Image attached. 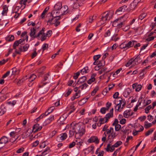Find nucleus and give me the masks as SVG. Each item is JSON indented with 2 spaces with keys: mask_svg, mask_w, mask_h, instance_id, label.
I'll return each mask as SVG.
<instances>
[{
  "mask_svg": "<svg viewBox=\"0 0 156 156\" xmlns=\"http://www.w3.org/2000/svg\"><path fill=\"white\" fill-rule=\"evenodd\" d=\"M70 129L74 130L76 134H80L82 135L85 133V129L82 125H80L79 123H76L75 122H72L70 124Z\"/></svg>",
  "mask_w": 156,
  "mask_h": 156,
  "instance_id": "f257e3e1",
  "label": "nucleus"
},
{
  "mask_svg": "<svg viewBox=\"0 0 156 156\" xmlns=\"http://www.w3.org/2000/svg\"><path fill=\"white\" fill-rule=\"evenodd\" d=\"M125 15H124L123 16H122L121 17L114 21L112 23V26L114 27H117L118 28H120L122 27L124 21H121V19L123 18Z\"/></svg>",
  "mask_w": 156,
  "mask_h": 156,
  "instance_id": "f03ea898",
  "label": "nucleus"
},
{
  "mask_svg": "<svg viewBox=\"0 0 156 156\" xmlns=\"http://www.w3.org/2000/svg\"><path fill=\"white\" fill-rule=\"evenodd\" d=\"M55 13V11H53L51 13H48L47 15V17L48 19L47 22L50 23L51 24H53L55 23V22H53V20L54 18H56L57 17V16H54Z\"/></svg>",
  "mask_w": 156,
  "mask_h": 156,
  "instance_id": "7ed1b4c3",
  "label": "nucleus"
},
{
  "mask_svg": "<svg viewBox=\"0 0 156 156\" xmlns=\"http://www.w3.org/2000/svg\"><path fill=\"white\" fill-rule=\"evenodd\" d=\"M87 141L90 143L94 142L96 144H98L99 142V140L97 136H91Z\"/></svg>",
  "mask_w": 156,
  "mask_h": 156,
  "instance_id": "20e7f679",
  "label": "nucleus"
},
{
  "mask_svg": "<svg viewBox=\"0 0 156 156\" xmlns=\"http://www.w3.org/2000/svg\"><path fill=\"white\" fill-rule=\"evenodd\" d=\"M110 14V12L109 11H106L103 13V16L101 18V20L106 21L108 20V16Z\"/></svg>",
  "mask_w": 156,
  "mask_h": 156,
  "instance_id": "39448f33",
  "label": "nucleus"
},
{
  "mask_svg": "<svg viewBox=\"0 0 156 156\" xmlns=\"http://www.w3.org/2000/svg\"><path fill=\"white\" fill-rule=\"evenodd\" d=\"M111 142L112 141H110L109 144L107 145V147L105 148V150L108 152L110 151L112 152L115 150L114 147L113 145L111 146L112 144Z\"/></svg>",
  "mask_w": 156,
  "mask_h": 156,
  "instance_id": "423d86ee",
  "label": "nucleus"
},
{
  "mask_svg": "<svg viewBox=\"0 0 156 156\" xmlns=\"http://www.w3.org/2000/svg\"><path fill=\"white\" fill-rule=\"evenodd\" d=\"M133 60L134 63L133 64V65H134L135 64H138L142 61L141 58L139 55H137L135 59L133 58Z\"/></svg>",
  "mask_w": 156,
  "mask_h": 156,
  "instance_id": "0eeeda50",
  "label": "nucleus"
},
{
  "mask_svg": "<svg viewBox=\"0 0 156 156\" xmlns=\"http://www.w3.org/2000/svg\"><path fill=\"white\" fill-rule=\"evenodd\" d=\"M39 88H42L41 89V91L42 93H46L49 89L48 86H45L44 85H39Z\"/></svg>",
  "mask_w": 156,
  "mask_h": 156,
  "instance_id": "6e6552de",
  "label": "nucleus"
},
{
  "mask_svg": "<svg viewBox=\"0 0 156 156\" xmlns=\"http://www.w3.org/2000/svg\"><path fill=\"white\" fill-rule=\"evenodd\" d=\"M39 125L38 124H36L34 125L33 127V130H34V132L36 133L38 131H40L42 128L41 126H39Z\"/></svg>",
  "mask_w": 156,
  "mask_h": 156,
  "instance_id": "1a4fd4ad",
  "label": "nucleus"
},
{
  "mask_svg": "<svg viewBox=\"0 0 156 156\" xmlns=\"http://www.w3.org/2000/svg\"><path fill=\"white\" fill-rule=\"evenodd\" d=\"M8 142V139L5 136H2L0 139V144L3 145L6 143H7Z\"/></svg>",
  "mask_w": 156,
  "mask_h": 156,
  "instance_id": "9d476101",
  "label": "nucleus"
},
{
  "mask_svg": "<svg viewBox=\"0 0 156 156\" xmlns=\"http://www.w3.org/2000/svg\"><path fill=\"white\" fill-rule=\"evenodd\" d=\"M86 79V77L85 76H84L80 77L77 81L76 85L79 84L80 83H83Z\"/></svg>",
  "mask_w": 156,
  "mask_h": 156,
  "instance_id": "9b49d317",
  "label": "nucleus"
},
{
  "mask_svg": "<svg viewBox=\"0 0 156 156\" xmlns=\"http://www.w3.org/2000/svg\"><path fill=\"white\" fill-rule=\"evenodd\" d=\"M6 109L4 105H2L0 106V115H2L6 112Z\"/></svg>",
  "mask_w": 156,
  "mask_h": 156,
  "instance_id": "f8f14e48",
  "label": "nucleus"
},
{
  "mask_svg": "<svg viewBox=\"0 0 156 156\" xmlns=\"http://www.w3.org/2000/svg\"><path fill=\"white\" fill-rule=\"evenodd\" d=\"M62 134V135L61 134L60 136H58L57 139L58 140H59L58 139L59 138H60V140L62 141L66 139V138H67V135L66 133H63Z\"/></svg>",
  "mask_w": 156,
  "mask_h": 156,
  "instance_id": "ddd939ff",
  "label": "nucleus"
},
{
  "mask_svg": "<svg viewBox=\"0 0 156 156\" xmlns=\"http://www.w3.org/2000/svg\"><path fill=\"white\" fill-rule=\"evenodd\" d=\"M136 42L135 41H129L127 44H126L127 49L133 46L135 44V43Z\"/></svg>",
  "mask_w": 156,
  "mask_h": 156,
  "instance_id": "4468645a",
  "label": "nucleus"
},
{
  "mask_svg": "<svg viewBox=\"0 0 156 156\" xmlns=\"http://www.w3.org/2000/svg\"><path fill=\"white\" fill-rule=\"evenodd\" d=\"M120 98V99L119 100V103L118 104L116 105V106H115V108H116L117 105H121L122 104V109L123 108V107L125 105L126 102L125 101H123L122 98Z\"/></svg>",
  "mask_w": 156,
  "mask_h": 156,
  "instance_id": "2eb2a0df",
  "label": "nucleus"
},
{
  "mask_svg": "<svg viewBox=\"0 0 156 156\" xmlns=\"http://www.w3.org/2000/svg\"><path fill=\"white\" fill-rule=\"evenodd\" d=\"M62 8V5L60 3H57L54 6V9L55 11L59 10Z\"/></svg>",
  "mask_w": 156,
  "mask_h": 156,
  "instance_id": "dca6fc26",
  "label": "nucleus"
},
{
  "mask_svg": "<svg viewBox=\"0 0 156 156\" xmlns=\"http://www.w3.org/2000/svg\"><path fill=\"white\" fill-rule=\"evenodd\" d=\"M14 39L13 35H9L5 38L6 40L7 41L10 42L13 41Z\"/></svg>",
  "mask_w": 156,
  "mask_h": 156,
  "instance_id": "f3484780",
  "label": "nucleus"
},
{
  "mask_svg": "<svg viewBox=\"0 0 156 156\" xmlns=\"http://www.w3.org/2000/svg\"><path fill=\"white\" fill-rule=\"evenodd\" d=\"M113 116V115L112 114H111L109 113L107 114L105 117V122H106L109 119H110L111 117H112Z\"/></svg>",
  "mask_w": 156,
  "mask_h": 156,
  "instance_id": "a211bd4d",
  "label": "nucleus"
},
{
  "mask_svg": "<svg viewBox=\"0 0 156 156\" xmlns=\"http://www.w3.org/2000/svg\"><path fill=\"white\" fill-rule=\"evenodd\" d=\"M36 33V29L33 27L30 29V37H34Z\"/></svg>",
  "mask_w": 156,
  "mask_h": 156,
  "instance_id": "6ab92c4d",
  "label": "nucleus"
},
{
  "mask_svg": "<svg viewBox=\"0 0 156 156\" xmlns=\"http://www.w3.org/2000/svg\"><path fill=\"white\" fill-rule=\"evenodd\" d=\"M44 29H45V28H42V30L40 31L38 34L37 35H35V36H34L33 38L34 39V38H38V37H39L40 35L41 34H42L43 33H44Z\"/></svg>",
  "mask_w": 156,
  "mask_h": 156,
  "instance_id": "aec40b11",
  "label": "nucleus"
},
{
  "mask_svg": "<svg viewBox=\"0 0 156 156\" xmlns=\"http://www.w3.org/2000/svg\"><path fill=\"white\" fill-rule=\"evenodd\" d=\"M49 9V8L48 7H47L43 11V12L42 13L41 15V17L42 19H43V18H44L46 12H47Z\"/></svg>",
  "mask_w": 156,
  "mask_h": 156,
  "instance_id": "412c9836",
  "label": "nucleus"
},
{
  "mask_svg": "<svg viewBox=\"0 0 156 156\" xmlns=\"http://www.w3.org/2000/svg\"><path fill=\"white\" fill-rule=\"evenodd\" d=\"M121 7L122 8V11L123 12H125L126 11L127 12H129L130 10V9L127 8V6L126 5H124L121 6Z\"/></svg>",
  "mask_w": 156,
  "mask_h": 156,
  "instance_id": "4be33fe9",
  "label": "nucleus"
},
{
  "mask_svg": "<svg viewBox=\"0 0 156 156\" xmlns=\"http://www.w3.org/2000/svg\"><path fill=\"white\" fill-rule=\"evenodd\" d=\"M105 65V61L103 60L101 61H100L97 64V66H99V67H101Z\"/></svg>",
  "mask_w": 156,
  "mask_h": 156,
  "instance_id": "5701e85b",
  "label": "nucleus"
},
{
  "mask_svg": "<svg viewBox=\"0 0 156 156\" xmlns=\"http://www.w3.org/2000/svg\"><path fill=\"white\" fill-rule=\"evenodd\" d=\"M36 76L34 74L31 75L29 77V79L30 80V81L31 82L34 80L36 78Z\"/></svg>",
  "mask_w": 156,
  "mask_h": 156,
  "instance_id": "b1692460",
  "label": "nucleus"
},
{
  "mask_svg": "<svg viewBox=\"0 0 156 156\" xmlns=\"http://www.w3.org/2000/svg\"><path fill=\"white\" fill-rule=\"evenodd\" d=\"M3 10L2 12V14L4 15V13H6L7 12L8 9L6 5H4L3 6Z\"/></svg>",
  "mask_w": 156,
  "mask_h": 156,
  "instance_id": "393cba45",
  "label": "nucleus"
},
{
  "mask_svg": "<svg viewBox=\"0 0 156 156\" xmlns=\"http://www.w3.org/2000/svg\"><path fill=\"white\" fill-rule=\"evenodd\" d=\"M122 144V142L121 141H117L116 143H115L114 145L113 146L115 147H118L119 146L121 145Z\"/></svg>",
  "mask_w": 156,
  "mask_h": 156,
  "instance_id": "a878e982",
  "label": "nucleus"
},
{
  "mask_svg": "<svg viewBox=\"0 0 156 156\" xmlns=\"http://www.w3.org/2000/svg\"><path fill=\"white\" fill-rule=\"evenodd\" d=\"M88 69V67H86L80 70V73L82 75H83L84 73H87V69Z\"/></svg>",
  "mask_w": 156,
  "mask_h": 156,
  "instance_id": "bb28decb",
  "label": "nucleus"
},
{
  "mask_svg": "<svg viewBox=\"0 0 156 156\" xmlns=\"http://www.w3.org/2000/svg\"><path fill=\"white\" fill-rule=\"evenodd\" d=\"M133 60V58H131L129 61L128 62H127L125 66L126 67H128L130 65L132 64H133L134 63Z\"/></svg>",
  "mask_w": 156,
  "mask_h": 156,
  "instance_id": "cd10ccee",
  "label": "nucleus"
},
{
  "mask_svg": "<svg viewBox=\"0 0 156 156\" xmlns=\"http://www.w3.org/2000/svg\"><path fill=\"white\" fill-rule=\"evenodd\" d=\"M145 122L146 124H144V127L146 129H147L149 128V127H150L152 126V124L151 123H147V121H145Z\"/></svg>",
  "mask_w": 156,
  "mask_h": 156,
  "instance_id": "c85d7f7f",
  "label": "nucleus"
},
{
  "mask_svg": "<svg viewBox=\"0 0 156 156\" xmlns=\"http://www.w3.org/2000/svg\"><path fill=\"white\" fill-rule=\"evenodd\" d=\"M152 108V106L151 105H149L145 109V112L146 114H147L149 112V110Z\"/></svg>",
  "mask_w": 156,
  "mask_h": 156,
  "instance_id": "c756f323",
  "label": "nucleus"
},
{
  "mask_svg": "<svg viewBox=\"0 0 156 156\" xmlns=\"http://www.w3.org/2000/svg\"><path fill=\"white\" fill-rule=\"evenodd\" d=\"M19 44V43L18 41H16L14 42L13 44V48L14 49H16V47L18 46Z\"/></svg>",
  "mask_w": 156,
  "mask_h": 156,
  "instance_id": "7c9ffc66",
  "label": "nucleus"
},
{
  "mask_svg": "<svg viewBox=\"0 0 156 156\" xmlns=\"http://www.w3.org/2000/svg\"><path fill=\"white\" fill-rule=\"evenodd\" d=\"M98 89L99 88L98 87H96L95 88L92 92L91 93V95L92 96L94 95L97 91L98 90Z\"/></svg>",
  "mask_w": 156,
  "mask_h": 156,
  "instance_id": "2f4dec72",
  "label": "nucleus"
},
{
  "mask_svg": "<svg viewBox=\"0 0 156 156\" xmlns=\"http://www.w3.org/2000/svg\"><path fill=\"white\" fill-rule=\"evenodd\" d=\"M48 47V44H44L43 45L42 47V52L46 49H47Z\"/></svg>",
  "mask_w": 156,
  "mask_h": 156,
  "instance_id": "473e14b6",
  "label": "nucleus"
},
{
  "mask_svg": "<svg viewBox=\"0 0 156 156\" xmlns=\"http://www.w3.org/2000/svg\"><path fill=\"white\" fill-rule=\"evenodd\" d=\"M136 4L133 2L130 4V8L129 9H130V10L131 9H133L136 6Z\"/></svg>",
  "mask_w": 156,
  "mask_h": 156,
  "instance_id": "72a5a7b5",
  "label": "nucleus"
},
{
  "mask_svg": "<svg viewBox=\"0 0 156 156\" xmlns=\"http://www.w3.org/2000/svg\"><path fill=\"white\" fill-rule=\"evenodd\" d=\"M121 128V126L120 124L116 125L115 126V130L116 131H118Z\"/></svg>",
  "mask_w": 156,
  "mask_h": 156,
  "instance_id": "f704fd0d",
  "label": "nucleus"
},
{
  "mask_svg": "<svg viewBox=\"0 0 156 156\" xmlns=\"http://www.w3.org/2000/svg\"><path fill=\"white\" fill-rule=\"evenodd\" d=\"M146 16V13H144L140 15L138 19L142 20Z\"/></svg>",
  "mask_w": 156,
  "mask_h": 156,
  "instance_id": "c9c22d12",
  "label": "nucleus"
},
{
  "mask_svg": "<svg viewBox=\"0 0 156 156\" xmlns=\"http://www.w3.org/2000/svg\"><path fill=\"white\" fill-rule=\"evenodd\" d=\"M131 92V90L129 88H127L125 91V94H126V93L127 94V96L129 95V94Z\"/></svg>",
  "mask_w": 156,
  "mask_h": 156,
  "instance_id": "e433bc0d",
  "label": "nucleus"
},
{
  "mask_svg": "<svg viewBox=\"0 0 156 156\" xmlns=\"http://www.w3.org/2000/svg\"><path fill=\"white\" fill-rule=\"evenodd\" d=\"M120 47L121 48H126L127 49L126 46V42H124L122 44H121L120 45Z\"/></svg>",
  "mask_w": 156,
  "mask_h": 156,
  "instance_id": "4c0bfd02",
  "label": "nucleus"
},
{
  "mask_svg": "<svg viewBox=\"0 0 156 156\" xmlns=\"http://www.w3.org/2000/svg\"><path fill=\"white\" fill-rule=\"evenodd\" d=\"M111 32L109 30H108L104 34V37H107L110 36Z\"/></svg>",
  "mask_w": 156,
  "mask_h": 156,
  "instance_id": "58836bf2",
  "label": "nucleus"
},
{
  "mask_svg": "<svg viewBox=\"0 0 156 156\" xmlns=\"http://www.w3.org/2000/svg\"><path fill=\"white\" fill-rule=\"evenodd\" d=\"M80 72H78L76 73H75L73 76V78L75 80L77 79L78 77V76L80 75Z\"/></svg>",
  "mask_w": 156,
  "mask_h": 156,
  "instance_id": "ea45409f",
  "label": "nucleus"
},
{
  "mask_svg": "<svg viewBox=\"0 0 156 156\" xmlns=\"http://www.w3.org/2000/svg\"><path fill=\"white\" fill-rule=\"evenodd\" d=\"M27 79H25V77H24L21 80H19L17 82V84L18 85H20L21 83H23Z\"/></svg>",
  "mask_w": 156,
  "mask_h": 156,
  "instance_id": "a19ab883",
  "label": "nucleus"
},
{
  "mask_svg": "<svg viewBox=\"0 0 156 156\" xmlns=\"http://www.w3.org/2000/svg\"><path fill=\"white\" fill-rule=\"evenodd\" d=\"M88 85L86 83H84L80 86L79 87L81 88V90H83L84 89V87H85V89L87 88Z\"/></svg>",
  "mask_w": 156,
  "mask_h": 156,
  "instance_id": "79ce46f5",
  "label": "nucleus"
},
{
  "mask_svg": "<svg viewBox=\"0 0 156 156\" xmlns=\"http://www.w3.org/2000/svg\"><path fill=\"white\" fill-rule=\"evenodd\" d=\"M86 102V100H85V98H83L80 100L79 103V104L81 105H83Z\"/></svg>",
  "mask_w": 156,
  "mask_h": 156,
  "instance_id": "37998d69",
  "label": "nucleus"
},
{
  "mask_svg": "<svg viewBox=\"0 0 156 156\" xmlns=\"http://www.w3.org/2000/svg\"><path fill=\"white\" fill-rule=\"evenodd\" d=\"M12 75H15V74L18 73L17 72V69L16 68H12Z\"/></svg>",
  "mask_w": 156,
  "mask_h": 156,
  "instance_id": "c03bdc74",
  "label": "nucleus"
},
{
  "mask_svg": "<svg viewBox=\"0 0 156 156\" xmlns=\"http://www.w3.org/2000/svg\"><path fill=\"white\" fill-rule=\"evenodd\" d=\"M107 69V68H103L101 69L98 72V73L99 74H101V73H103L105 72L106 70Z\"/></svg>",
  "mask_w": 156,
  "mask_h": 156,
  "instance_id": "a18cd8bd",
  "label": "nucleus"
},
{
  "mask_svg": "<svg viewBox=\"0 0 156 156\" xmlns=\"http://www.w3.org/2000/svg\"><path fill=\"white\" fill-rule=\"evenodd\" d=\"M106 110H107V109L105 107H103L101 109L100 112L101 113L104 114L105 113Z\"/></svg>",
  "mask_w": 156,
  "mask_h": 156,
  "instance_id": "49530a36",
  "label": "nucleus"
},
{
  "mask_svg": "<svg viewBox=\"0 0 156 156\" xmlns=\"http://www.w3.org/2000/svg\"><path fill=\"white\" fill-rule=\"evenodd\" d=\"M101 55H94L93 57L94 60L96 61L101 57Z\"/></svg>",
  "mask_w": 156,
  "mask_h": 156,
  "instance_id": "de8ad7c7",
  "label": "nucleus"
},
{
  "mask_svg": "<svg viewBox=\"0 0 156 156\" xmlns=\"http://www.w3.org/2000/svg\"><path fill=\"white\" fill-rule=\"evenodd\" d=\"M29 46V45L28 44H26L24 46H23V51H26L28 49Z\"/></svg>",
  "mask_w": 156,
  "mask_h": 156,
  "instance_id": "09e8293b",
  "label": "nucleus"
},
{
  "mask_svg": "<svg viewBox=\"0 0 156 156\" xmlns=\"http://www.w3.org/2000/svg\"><path fill=\"white\" fill-rule=\"evenodd\" d=\"M42 35V36L41 37V40L42 41H43L45 40L46 39V37L47 36H46V35H45V33H43Z\"/></svg>",
  "mask_w": 156,
  "mask_h": 156,
  "instance_id": "8fccbe9b",
  "label": "nucleus"
},
{
  "mask_svg": "<svg viewBox=\"0 0 156 156\" xmlns=\"http://www.w3.org/2000/svg\"><path fill=\"white\" fill-rule=\"evenodd\" d=\"M142 86L141 85H138L135 89L136 91H139L141 89Z\"/></svg>",
  "mask_w": 156,
  "mask_h": 156,
  "instance_id": "3c124183",
  "label": "nucleus"
},
{
  "mask_svg": "<svg viewBox=\"0 0 156 156\" xmlns=\"http://www.w3.org/2000/svg\"><path fill=\"white\" fill-rule=\"evenodd\" d=\"M7 103L9 105H11L12 106L14 105L16 103V101H13L12 102L9 101L7 102Z\"/></svg>",
  "mask_w": 156,
  "mask_h": 156,
  "instance_id": "603ef678",
  "label": "nucleus"
},
{
  "mask_svg": "<svg viewBox=\"0 0 156 156\" xmlns=\"http://www.w3.org/2000/svg\"><path fill=\"white\" fill-rule=\"evenodd\" d=\"M74 133H75L74 130H72L70 129V130L69 131V133L70 134L69 137H70L73 136Z\"/></svg>",
  "mask_w": 156,
  "mask_h": 156,
  "instance_id": "864d4df0",
  "label": "nucleus"
},
{
  "mask_svg": "<svg viewBox=\"0 0 156 156\" xmlns=\"http://www.w3.org/2000/svg\"><path fill=\"white\" fill-rule=\"evenodd\" d=\"M96 17V16L94 15H93V16L91 17V18H90V17L89 19V22L90 23H91L93 20H94V19H95Z\"/></svg>",
  "mask_w": 156,
  "mask_h": 156,
  "instance_id": "5fc2aeb1",
  "label": "nucleus"
},
{
  "mask_svg": "<svg viewBox=\"0 0 156 156\" xmlns=\"http://www.w3.org/2000/svg\"><path fill=\"white\" fill-rule=\"evenodd\" d=\"M10 73V72L9 71H8L5 74L3 75L2 78H4L8 76L9 75Z\"/></svg>",
  "mask_w": 156,
  "mask_h": 156,
  "instance_id": "6e6d98bb",
  "label": "nucleus"
},
{
  "mask_svg": "<svg viewBox=\"0 0 156 156\" xmlns=\"http://www.w3.org/2000/svg\"><path fill=\"white\" fill-rule=\"evenodd\" d=\"M105 117L103 118L100 119L99 120V122H100V125L101 124H102L105 123Z\"/></svg>",
  "mask_w": 156,
  "mask_h": 156,
  "instance_id": "4d7b16f0",
  "label": "nucleus"
},
{
  "mask_svg": "<svg viewBox=\"0 0 156 156\" xmlns=\"http://www.w3.org/2000/svg\"><path fill=\"white\" fill-rule=\"evenodd\" d=\"M153 132V130L151 129L149 130H148L145 133L146 136H148L151 134Z\"/></svg>",
  "mask_w": 156,
  "mask_h": 156,
  "instance_id": "13d9d810",
  "label": "nucleus"
},
{
  "mask_svg": "<svg viewBox=\"0 0 156 156\" xmlns=\"http://www.w3.org/2000/svg\"><path fill=\"white\" fill-rule=\"evenodd\" d=\"M126 122V120L125 119H122L120 121V123L121 124H125Z\"/></svg>",
  "mask_w": 156,
  "mask_h": 156,
  "instance_id": "bf43d9fd",
  "label": "nucleus"
},
{
  "mask_svg": "<svg viewBox=\"0 0 156 156\" xmlns=\"http://www.w3.org/2000/svg\"><path fill=\"white\" fill-rule=\"evenodd\" d=\"M52 31L51 30H49L48 31L46 34V36L48 37H50L51 36L52 34Z\"/></svg>",
  "mask_w": 156,
  "mask_h": 156,
  "instance_id": "052dcab7",
  "label": "nucleus"
},
{
  "mask_svg": "<svg viewBox=\"0 0 156 156\" xmlns=\"http://www.w3.org/2000/svg\"><path fill=\"white\" fill-rule=\"evenodd\" d=\"M55 108L54 106H52L50 107L48 109V111L49 112V113H51L55 109Z\"/></svg>",
  "mask_w": 156,
  "mask_h": 156,
  "instance_id": "680f3d73",
  "label": "nucleus"
},
{
  "mask_svg": "<svg viewBox=\"0 0 156 156\" xmlns=\"http://www.w3.org/2000/svg\"><path fill=\"white\" fill-rule=\"evenodd\" d=\"M36 49H35V51L32 54L31 58H32L35 57L37 55V53L36 52Z\"/></svg>",
  "mask_w": 156,
  "mask_h": 156,
  "instance_id": "e2e57ef3",
  "label": "nucleus"
},
{
  "mask_svg": "<svg viewBox=\"0 0 156 156\" xmlns=\"http://www.w3.org/2000/svg\"><path fill=\"white\" fill-rule=\"evenodd\" d=\"M119 93L118 92H115L113 95V97L114 98H118Z\"/></svg>",
  "mask_w": 156,
  "mask_h": 156,
  "instance_id": "0e129e2a",
  "label": "nucleus"
},
{
  "mask_svg": "<svg viewBox=\"0 0 156 156\" xmlns=\"http://www.w3.org/2000/svg\"><path fill=\"white\" fill-rule=\"evenodd\" d=\"M72 91V90L71 89H69L68 91L67 92L66 94H65V97H68Z\"/></svg>",
  "mask_w": 156,
  "mask_h": 156,
  "instance_id": "69168bd1",
  "label": "nucleus"
},
{
  "mask_svg": "<svg viewBox=\"0 0 156 156\" xmlns=\"http://www.w3.org/2000/svg\"><path fill=\"white\" fill-rule=\"evenodd\" d=\"M75 143L74 142H73L71 144H70L69 145V148H70L73 147L74 146H75Z\"/></svg>",
  "mask_w": 156,
  "mask_h": 156,
  "instance_id": "338daca9",
  "label": "nucleus"
},
{
  "mask_svg": "<svg viewBox=\"0 0 156 156\" xmlns=\"http://www.w3.org/2000/svg\"><path fill=\"white\" fill-rule=\"evenodd\" d=\"M119 123V121L117 119H115V120L113 122V123L112 124V126H115L116 125L118 124V123Z\"/></svg>",
  "mask_w": 156,
  "mask_h": 156,
  "instance_id": "774afa93",
  "label": "nucleus"
}]
</instances>
